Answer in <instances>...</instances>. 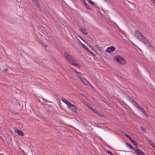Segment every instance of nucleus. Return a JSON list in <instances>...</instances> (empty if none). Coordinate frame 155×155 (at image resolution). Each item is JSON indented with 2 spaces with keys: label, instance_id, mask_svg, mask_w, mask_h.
I'll list each match as a JSON object with an SVG mask.
<instances>
[{
  "label": "nucleus",
  "instance_id": "obj_1",
  "mask_svg": "<svg viewBox=\"0 0 155 155\" xmlns=\"http://www.w3.org/2000/svg\"><path fill=\"white\" fill-rule=\"evenodd\" d=\"M135 35L139 39L143 42L147 46H151V44L149 41L138 30H136L135 31Z\"/></svg>",
  "mask_w": 155,
  "mask_h": 155
},
{
  "label": "nucleus",
  "instance_id": "obj_2",
  "mask_svg": "<svg viewBox=\"0 0 155 155\" xmlns=\"http://www.w3.org/2000/svg\"><path fill=\"white\" fill-rule=\"evenodd\" d=\"M64 56L66 60L71 64H73V62L75 61L74 58L67 53H65Z\"/></svg>",
  "mask_w": 155,
  "mask_h": 155
},
{
  "label": "nucleus",
  "instance_id": "obj_3",
  "mask_svg": "<svg viewBox=\"0 0 155 155\" xmlns=\"http://www.w3.org/2000/svg\"><path fill=\"white\" fill-rule=\"evenodd\" d=\"M80 44L89 53L91 54H94V55H96L97 54V52L95 51V49H94L92 47H91L90 45H89V47L91 48V49L93 51H94V52L95 53V54H94L89 49H88V48L84 44H83L82 43H81V42H80Z\"/></svg>",
  "mask_w": 155,
  "mask_h": 155
},
{
  "label": "nucleus",
  "instance_id": "obj_4",
  "mask_svg": "<svg viewBox=\"0 0 155 155\" xmlns=\"http://www.w3.org/2000/svg\"><path fill=\"white\" fill-rule=\"evenodd\" d=\"M115 58L120 64H124L126 63L125 60L121 56H116Z\"/></svg>",
  "mask_w": 155,
  "mask_h": 155
},
{
  "label": "nucleus",
  "instance_id": "obj_5",
  "mask_svg": "<svg viewBox=\"0 0 155 155\" xmlns=\"http://www.w3.org/2000/svg\"><path fill=\"white\" fill-rule=\"evenodd\" d=\"M134 151L135 153L137 155H145L144 153H143L141 150L138 149L137 148H136V149H134Z\"/></svg>",
  "mask_w": 155,
  "mask_h": 155
},
{
  "label": "nucleus",
  "instance_id": "obj_6",
  "mask_svg": "<svg viewBox=\"0 0 155 155\" xmlns=\"http://www.w3.org/2000/svg\"><path fill=\"white\" fill-rule=\"evenodd\" d=\"M87 106L89 108L91 109L94 112L96 113L98 115L100 116H102V115H101V114L100 112L96 111V110L90 104H87Z\"/></svg>",
  "mask_w": 155,
  "mask_h": 155
},
{
  "label": "nucleus",
  "instance_id": "obj_7",
  "mask_svg": "<svg viewBox=\"0 0 155 155\" xmlns=\"http://www.w3.org/2000/svg\"><path fill=\"white\" fill-rule=\"evenodd\" d=\"M68 107L73 112H76V108L74 105L70 104Z\"/></svg>",
  "mask_w": 155,
  "mask_h": 155
},
{
  "label": "nucleus",
  "instance_id": "obj_8",
  "mask_svg": "<svg viewBox=\"0 0 155 155\" xmlns=\"http://www.w3.org/2000/svg\"><path fill=\"white\" fill-rule=\"evenodd\" d=\"M115 50V48L114 47L112 46L108 48L105 51V52L108 53H110Z\"/></svg>",
  "mask_w": 155,
  "mask_h": 155
},
{
  "label": "nucleus",
  "instance_id": "obj_9",
  "mask_svg": "<svg viewBox=\"0 0 155 155\" xmlns=\"http://www.w3.org/2000/svg\"><path fill=\"white\" fill-rule=\"evenodd\" d=\"M61 100L64 103L67 105V106L71 104L69 101L64 97H61Z\"/></svg>",
  "mask_w": 155,
  "mask_h": 155
},
{
  "label": "nucleus",
  "instance_id": "obj_10",
  "mask_svg": "<svg viewBox=\"0 0 155 155\" xmlns=\"http://www.w3.org/2000/svg\"><path fill=\"white\" fill-rule=\"evenodd\" d=\"M15 132L17 133L18 135L21 136H23L24 135L23 132L17 129L15 130Z\"/></svg>",
  "mask_w": 155,
  "mask_h": 155
},
{
  "label": "nucleus",
  "instance_id": "obj_11",
  "mask_svg": "<svg viewBox=\"0 0 155 155\" xmlns=\"http://www.w3.org/2000/svg\"><path fill=\"white\" fill-rule=\"evenodd\" d=\"M128 99L130 102L135 107L138 105L135 102V101L133 99H132L131 98L129 97Z\"/></svg>",
  "mask_w": 155,
  "mask_h": 155
},
{
  "label": "nucleus",
  "instance_id": "obj_12",
  "mask_svg": "<svg viewBox=\"0 0 155 155\" xmlns=\"http://www.w3.org/2000/svg\"><path fill=\"white\" fill-rule=\"evenodd\" d=\"M149 142L150 145L155 150V144L151 140L149 139L148 140Z\"/></svg>",
  "mask_w": 155,
  "mask_h": 155
},
{
  "label": "nucleus",
  "instance_id": "obj_13",
  "mask_svg": "<svg viewBox=\"0 0 155 155\" xmlns=\"http://www.w3.org/2000/svg\"><path fill=\"white\" fill-rule=\"evenodd\" d=\"M33 3L36 5L38 8L40 7V5L37 0H32Z\"/></svg>",
  "mask_w": 155,
  "mask_h": 155
},
{
  "label": "nucleus",
  "instance_id": "obj_14",
  "mask_svg": "<svg viewBox=\"0 0 155 155\" xmlns=\"http://www.w3.org/2000/svg\"><path fill=\"white\" fill-rule=\"evenodd\" d=\"M81 31L84 35H87L88 34L86 31L85 29L84 28L81 29Z\"/></svg>",
  "mask_w": 155,
  "mask_h": 155
},
{
  "label": "nucleus",
  "instance_id": "obj_15",
  "mask_svg": "<svg viewBox=\"0 0 155 155\" xmlns=\"http://www.w3.org/2000/svg\"><path fill=\"white\" fill-rule=\"evenodd\" d=\"M85 84L89 86H91V87H92V86L91 84L87 80H86V81H84V83Z\"/></svg>",
  "mask_w": 155,
  "mask_h": 155
},
{
  "label": "nucleus",
  "instance_id": "obj_16",
  "mask_svg": "<svg viewBox=\"0 0 155 155\" xmlns=\"http://www.w3.org/2000/svg\"><path fill=\"white\" fill-rule=\"evenodd\" d=\"M126 145H128L130 147V148L131 149H133L134 150V149H135V148H134L133 146H131V144H130L127 143H126Z\"/></svg>",
  "mask_w": 155,
  "mask_h": 155
},
{
  "label": "nucleus",
  "instance_id": "obj_17",
  "mask_svg": "<svg viewBox=\"0 0 155 155\" xmlns=\"http://www.w3.org/2000/svg\"><path fill=\"white\" fill-rule=\"evenodd\" d=\"M141 112H142L144 114V115L146 116H148V115L146 112L145 110H144L143 108Z\"/></svg>",
  "mask_w": 155,
  "mask_h": 155
},
{
  "label": "nucleus",
  "instance_id": "obj_18",
  "mask_svg": "<svg viewBox=\"0 0 155 155\" xmlns=\"http://www.w3.org/2000/svg\"><path fill=\"white\" fill-rule=\"evenodd\" d=\"M141 112H142L144 114V115L146 116H148V115L146 112L145 110H144L143 108Z\"/></svg>",
  "mask_w": 155,
  "mask_h": 155
},
{
  "label": "nucleus",
  "instance_id": "obj_19",
  "mask_svg": "<svg viewBox=\"0 0 155 155\" xmlns=\"http://www.w3.org/2000/svg\"><path fill=\"white\" fill-rule=\"evenodd\" d=\"M73 64H72V65L75 66L76 67H77L78 68H79L80 67L79 65L76 64L75 63V61L73 62Z\"/></svg>",
  "mask_w": 155,
  "mask_h": 155
},
{
  "label": "nucleus",
  "instance_id": "obj_20",
  "mask_svg": "<svg viewBox=\"0 0 155 155\" xmlns=\"http://www.w3.org/2000/svg\"><path fill=\"white\" fill-rule=\"evenodd\" d=\"M47 101L45 99H43V103L44 105H48V104L47 103Z\"/></svg>",
  "mask_w": 155,
  "mask_h": 155
},
{
  "label": "nucleus",
  "instance_id": "obj_21",
  "mask_svg": "<svg viewBox=\"0 0 155 155\" xmlns=\"http://www.w3.org/2000/svg\"><path fill=\"white\" fill-rule=\"evenodd\" d=\"M136 107L140 111H141L143 109V108L140 106H139L138 104Z\"/></svg>",
  "mask_w": 155,
  "mask_h": 155
},
{
  "label": "nucleus",
  "instance_id": "obj_22",
  "mask_svg": "<svg viewBox=\"0 0 155 155\" xmlns=\"http://www.w3.org/2000/svg\"><path fill=\"white\" fill-rule=\"evenodd\" d=\"M80 78V80H81V81L83 83H84V81L86 80L85 78L82 77H81V78Z\"/></svg>",
  "mask_w": 155,
  "mask_h": 155
},
{
  "label": "nucleus",
  "instance_id": "obj_23",
  "mask_svg": "<svg viewBox=\"0 0 155 155\" xmlns=\"http://www.w3.org/2000/svg\"><path fill=\"white\" fill-rule=\"evenodd\" d=\"M41 44L45 47H47V45L43 42H41Z\"/></svg>",
  "mask_w": 155,
  "mask_h": 155
},
{
  "label": "nucleus",
  "instance_id": "obj_24",
  "mask_svg": "<svg viewBox=\"0 0 155 155\" xmlns=\"http://www.w3.org/2000/svg\"><path fill=\"white\" fill-rule=\"evenodd\" d=\"M76 73L78 75V77L79 78H80L81 77H82L81 75V74L80 72H78L77 71H76Z\"/></svg>",
  "mask_w": 155,
  "mask_h": 155
},
{
  "label": "nucleus",
  "instance_id": "obj_25",
  "mask_svg": "<svg viewBox=\"0 0 155 155\" xmlns=\"http://www.w3.org/2000/svg\"><path fill=\"white\" fill-rule=\"evenodd\" d=\"M84 5L86 8L89 9H90V8L89 7L88 5L85 2H84Z\"/></svg>",
  "mask_w": 155,
  "mask_h": 155
},
{
  "label": "nucleus",
  "instance_id": "obj_26",
  "mask_svg": "<svg viewBox=\"0 0 155 155\" xmlns=\"http://www.w3.org/2000/svg\"><path fill=\"white\" fill-rule=\"evenodd\" d=\"M89 3L91 4V5H94V2L92 1L91 0H88V1Z\"/></svg>",
  "mask_w": 155,
  "mask_h": 155
},
{
  "label": "nucleus",
  "instance_id": "obj_27",
  "mask_svg": "<svg viewBox=\"0 0 155 155\" xmlns=\"http://www.w3.org/2000/svg\"><path fill=\"white\" fill-rule=\"evenodd\" d=\"M134 145L137 146V143L135 141L133 143Z\"/></svg>",
  "mask_w": 155,
  "mask_h": 155
},
{
  "label": "nucleus",
  "instance_id": "obj_28",
  "mask_svg": "<svg viewBox=\"0 0 155 155\" xmlns=\"http://www.w3.org/2000/svg\"><path fill=\"white\" fill-rule=\"evenodd\" d=\"M126 136L130 140L131 138L127 134H126Z\"/></svg>",
  "mask_w": 155,
  "mask_h": 155
},
{
  "label": "nucleus",
  "instance_id": "obj_29",
  "mask_svg": "<svg viewBox=\"0 0 155 155\" xmlns=\"http://www.w3.org/2000/svg\"><path fill=\"white\" fill-rule=\"evenodd\" d=\"M107 153H110V154L112 155H114L113 154H112V153H111V152L110 151H107Z\"/></svg>",
  "mask_w": 155,
  "mask_h": 155
},
{
  "label": "nucleus",
  "instance_id": "obj_30",
  "mask_svg": "<svg viewBox=\"0 0 155 155\" xmlns=\"http://www.w3.org/2000/svg\"><path fill=\"white\" fill-rule=\"evenodd\" d=\"M71 67V68L72 69V70H73L75 72H76V70L74 68H71V67Z\"/></svg>",
  "mask_w": 155,
  "mask_h": 155
},
{
  "label": "nucleus",
  "instance_id": "obj_31",
  "mask_svg": "<svg viewBox=\"0 0 155 155\" xmlns=\"http://www.w3.org/2000/svg\"><path fill=\"white\" fill-rule=\"evenodd\" d=\"M130 140H131V141L132 142V143H134L135 141V140H134L132 139L131 138Z\"/></svg>",
  "mask_w": 155,
  "mask_h": 155
},
{
  "label": "nucleus",
  "instance_id": "obj_32",
  "mask_svg": "<svg viewBox=\"0 0 155 155\" xmlns=\"http://www.w3.org/2000/svg\"><path fill=\"white\" fill-rule=\"evenodd\" d=\"M153 2L155 5V0H152Z\"/></svg>",
  "mask_w": 155,
  "mask_h": 155
},
{
  "label": "nucleus",
  "instance_id": "obj_33",
  "mask_svg": "<svg viewBox=\"0 0 155 155\" xmlns=\"http://www.w3.org/2000/svg\"><path fill=\"white\" fill-rule=\"evenodd\" d=\"M83 41H84V42H85V43H87V42H86L85 40H83Z\"/></svg>",
  "mask_w": 155,
  "mask_h": 155
},
{
  "label": "nucleus",
  "instance_id": "obj_34",
  "mask_svg": "<svg viewBox=\"0 0 155 155\" xmlns=\"http://www.w3.org/2000/svg\"><path fill=\"white\" fill-rule=\"evenodd\" d=\"M12 114H13V115H14V114H13V113H12Z\"/></svg>",
  "mask_w": 155,
  "mask_h": 155
},
{
  "label": "nucleus",
  "instance_id": "obj_35",
  "mask_svg": "<svg viewBox=\"0 0 155 155\" xmlns=\"http://www.w3.org/2000/svg\"><path fill=\"white\" fill-rule=\"evenodd\" d=\"M144 129L145 130V129H143V130H144Z\"/></svg>",
  "mask_w": 155,
  "mask_h": 155
}]
</instances>
